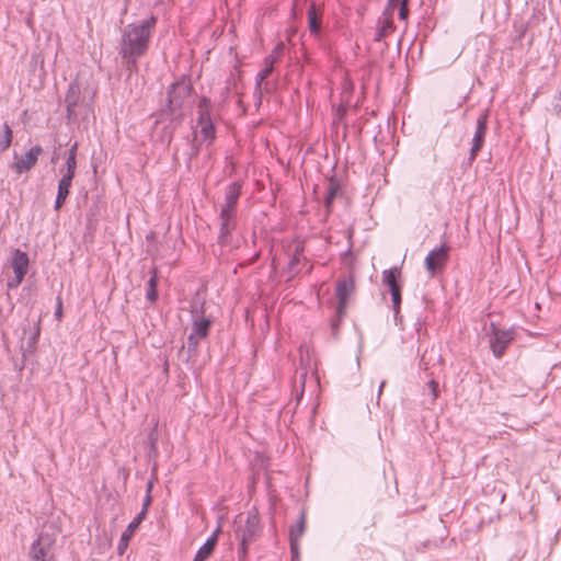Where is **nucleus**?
<instances>
[{"label": "nucleus", "mask_w": 561, "mask_h": 561, "mask_svg": "<svg viewBox=\"0 0 561 561\" xmlns=\"http://www.w3.org/2000/svg\"><path fill=\"white\" fill-rule=\"evenodd\" d=\"M393 30H394V25H393L392 19L390 16H388L383 21V24L379 31V37L381 38V37L388 36L389 34L392 33Z\"/></svg>", "instance_id": "24"}, {"label": "nucleus", "mask_w": 561, "mask_h": 561, "mask_svg": "<svg viewBox=\"0 0 561 561\" xmlns=\"http://www.w3.org/2000/svg\"><path fill=\"white\" fill-rule=\"evenodd\" d=\"M43 149L39 146L32 147L25 154L15 157L12 164L13 170L18 174L30 171L37 162L38 157L42 154Z\"/></svg>", "instance_id": "8"}, {"label": "nucleus", "mask_w": 561, "mask_h": 561, "mask_svg": "<svg viewBox=\"0 0 561 561\" xmlns=\"http://www.w3.org/2000/svg\"><path fill=\"white\" fill-rule=\"evenodd\" d=\"M392 8H399V16L401 20H407L409 14L408 0H390Z\"/></svg>", "instance_id": "22"}, {"label": "nucleus", "mask_w": 561, "mask_h": 561, "mask_svg": "<svg viewBox=\"0 0 561 561\" xmlns=\"http://www.w3.org/2000/svg\"><path fill=\"white\" fill-rule=\"evenodd\" d=\"M55 317H56V319L58 321H61V319L64 317L62 301H61L60 297L57 298V306H56Z\"/></svg>", "instance_id": "28"}, {"label": "nucleus", "mask_w": 561, "mask_h": 561, "mask_svg": "<svg viewBox=\"0 0 561 561\" xmlns=\"http://www.w3.org/2000/svg\"><path fill=\"white\" fill-rule=\"evenodd\" d=\"M66 164H67V172L65 175L73 178L75 173H76V168H77L76 158H73L72 156H69Z\"/></svg>", "instance_id": "25"}, {"label": "nucleus", "mask_w": 561, "mask_h": 561, "mask_svg": "<svg viewBox=\"0 0 561 561\" xmlns=\"http://www.w3.org/2000/svg\"><path fill=\"white\" fill-rule=\"evenodd\" d=\"M486 133V118L485 116H480L477 121V129L473 136L472 140V148H471V160H473L483 146L484 136Z\"/></svg>", "instance_id": "12"}, {"label": "nucleus", "mask_w": 561, "mask_h": 561, "mask_svg": "<svg viewBox=\"0 0 561 561\" xmlns=\"http://www.w3.org/2000/svg\"><path fill=\"white\" fill-rule=\"evenodd\" d=\"M307 18L310 32L317 34L321 27L322 12L320 8L311 4L308 9Z\"/></svg>", "instance_id": "15"}, {"label": "nucleus", "mask_w": 561, "mask_h": 561, "mask_svg": "<svg viewBox=\"0 0 561 561\" xmlns=\"http://www.w3.org/2000/svg\"><path fill=\"white\" fill-rule=\"evenodd\" d=\"M355 285L352 278L339 280L336 285V297L339 299L337 312L342 314L346 308L347 298L353 294Z\"/></svg>", "instance_id": "9"}, {"label": "nucleus", "mask_w": 561, "mask_h": 561, "mask_svg": "<svg viewBox=\"0 0 561 561\" xmlns=\"http://www.w3.org/2000/svg\"><path fill=\"white\" fill-rule=\"evenodd\" d=\"M390 291H391V296H392L393 305H394L396 307H399L400 301H401L400 287H398V288H393V289H390Z\"/></svg>", "instance_id": "27"}, {"label": "nucleus", "mask_w": 561, "mask_h": 561, "mask_svg": "<svg viewBox=\"0 0 561 561\" xmlns=\"http://www.w3.org/2000/svg\"><path fill=\"white\" fill-rule=\"evenodd\" d=\"M560 111H561V105H560Z\"/></svg>", "instance_id": "33"}, {"label": "nucleus", "mask_w": 561, "mask_h": 561, "mask_svg": "<svg viewBox=\"0 0 561 561\" xmlns=\"http://www.w3.org/2000/svg\"><path fill=\"white\" fill-rule=\"evenodd\" d=\"M234 536L240 541L239 561H243L249 552V545L254 541L260 533V518L256 512L250 511L239 514L234 519Z\"/></svg>", "instance_id": "2"}, {"label": "nucleus", "mask_w": 561, "mask_h": 561, "mask_svg": "<svg viewBox=\"0 0 561 561\" xmlns=\"http://www.w3.org/2000/svg\"><path fill=\"white\" fill-rule=\"evenodd\" d=\"M383 385H385V382H381V383H380L379 392H381V389H382Z\"/></svg>", "instance_id": "32"}, {"label": "nucleus", "mask_w": 561, "mask_h": 561, "mask_svg": "<svg viewBox=\"0 0 561 561\" xmlns=\"http://www.w3.org/2000/svg\"><path fill=\"white\" fill-rule=\"evenodd\" d=\"M146 516V510L144 508L135 519L127 526L125 531L122 534L119 542H118V552L123 554L129 545V540L134 536L135 531L138 529L140 523Z\"/></svg>", "instance_id": "11"}, {"label": "nucleus", "mask_w": 561, "mask_h": 561, "mask_svg": "<svg viewBox=\"0 0 561 561\" xmlns=\"http://www.w3.org/2000/svg\"><path fill=\"white\" fill-rule=\"evenodd\" d=\"M154 24L156 19L150 18L140 24L128 25L122 38V56L131 58L142 56L148 49L151 30Z\"/></svg>", "instance_id": "1"}, {"label": "nucleus", "mask_w": 561, "mask_h": 561, "mask_svg": "<svg viewBox=\"0 0 561 561\" xmlns=\"http://www.w3.org/2000/svg\"><path fill=\"white\" fill-rule=\"evenodd\" d=\"M514 340L512 330H502L493 327L490 345L495 357H501L510 343Z\"/></svg>", "instance_id": "7"}, {"label": "nucleus", "mask_w": 561, "mask_h": 561, "mask_svg": "<svg viewBox=\"0 0 561 561\" xmlns=\"http://www.w3.org/2000/svg\"><path fill=\"white\" fill-rule=\"evenodd\" d=\"M54 545L55 539L51 536L41 534L36 541L31 545L30 561H55Z\"/></svg>", "instance_id": "4"}, {"label": "nucleus", "mask_w": 561, "mask_h": 561, "mask_svg": "<svg viewBox=\"0 0 561 561\" xmlns=\"http://www.w3.org/2000/svg\"><path fill=\"white\" fill-rule=\"evenodd\" d=\"M220 220H221V224H220V234H219V239L221 240V242H227L228 241V237L230 234V232L234 229V216L232 215H227V216H224L222 214H220Z\"/></svg>", "instance_id": "17"}, {"label": "nucleus", "mask_w": 561, "mask_h": 561, "mask_svg": "<svg viewBox=\"0 0 561 561\" xmlns=\"http://www.w3.org/2000/svg\"><path fill=\"white\" fill-rule=\"evenodd\" d=\"M209 327H210V321L207 319L202 318V319L195 321L193 324V332L190 336V340H193L194 337H197V339L206 337L208 334V331H209Z\"/></svg>", "instance_id": "18"}, {"label": "nucleus", "mask_w": 561, "mask_h": 561, "mask_svg": "<svg viewBox=\"0 0 561 561\" xmlns=\"http://www.w3.org/2000/svg\"><path fill=\"white\" fill-rule=\"evenodd\" d=\"M28 256L25 252L21 250H15L12 256L11 266L14 272V278L9 280L8 286L10 288L18 287L28 270Z\"/></svg>", "instance_id": "6"}, {"label": "nucleus", "mask_w": 561, "mask_h": 561, "mask_svg": "<svg viewBox=\"0 0 561 561\" xmlns=\"http://www.w3.org/2000/svg\"><path fill=\"white\" fill-rule=\"evenodd\" d=\"M13 134L11 127L5 123L0 130V152L5 151L12 142Z\"/></svg>", "instance_id": "20"}, {"label": "nucleus", "mask_w": 561, "mask_h": 561, "mask_svg": "<svg viewBox=\"0 0 561 561\" xmlns=\"http://www.w3.org/2000/svg\"><path fill=\"white\" fill-rule=\"evenodd\" d=\"M428 387H430V389L432 391L433 400L437 399V397L439 394L438 383L435 380H431L428 382Z\"/></svg>", "instance_id": "29"}, {"label": "nucleus", "mask_w": 561, "mask_h": 561, "mask_svg": "<svg viewBox=\"0 0 561 561\" xmlns=\"http://www.w3.org/2000/svg\"><path fill=\"white\" fill-rule=\"evenodd\" d=\"M401 276L399 267H391L383 272V283L389 286L390 289L398 288V278Z\"/></svg>", "instance_id": "19"}, {"label": "nucleus", "mask_w": 561, "mask_h": 561, "mask_svg": "<svg viewBox=\"0 0 561 561\" xmlns=\"http://www.w3.org/2000/svg\"><path fill=\"white\" fill-rule=\"evenodd\" d=\"M196 139L201 144L211 145L216 137L215 126L211 122L209 112L206 107H199V117L197 121Z\"/></svg>", "instance_id": "5"}, {"label": "nucleus", "mask_w": 561, "mask_h": 561, "mask_svg": "<svg viewBox=\"0 0 561 561\" xmlns=\"http://www.w3.org/2000/svg\"><path fill=\"white\" fill-rule=\"evenodd\" d=\"M339 187L335 183H330L329 185V190H328V196H327V199H325V204L328 207H330L336 192H337Z\"/></svg>", "instance_id": "26"}, {"label": "nucleus", "mask_w": 561, "mask_h": 561, "mask_svg": "<svg viewBox=\"0 0 561 561\" xmlns=\"http://www.w3.org/2000/svg\"><path fill=\"white\" fill-rule=\"evenodd\" d=\"M306 530V516L302 514L297 524L290 527L289 541L293 554L298 553L299 541Z\"/></svg>", "instance_id": "13"}, {"label": "nucleus", "mask_w": 561, "mask_h": 561, "mask_svg": "<svg viewBox=\"0 0 561 561\" xmlns=\"http://www.w3.org/2000/svg\"><path fill=\"white\" fill-rule=\"evenodd\" d=\"M217 545V533H215L207 541L199 548L193 561H205L208 559Z\"/></svg>", "instance_id": "16"}, {"label": "nucleus", "mask_w": 561, "mask_h": 561, "mask_svg": "<svg viewBox=\"0 0 561 561\" xmlns=\"http://www.w3.org/2000/svg\"><path fill=\"white\" fill-rule=\"evenodd\" d=\"M273 65H274V59L272 57L266 58L265 68L262 69L257 75L259 82H262L271 75V72L273 71Z\"/></svg>", "instance_id": "23"}, {"label": "nucleus", "mask_w": 561, "mask_h": 561, "mask_svg": "<svg viewBox=\"0 0 561 561\" xmlns=\"http://www.w3.org/2000/svg\"><path fill=\"white\" fill-rule=\"evenodd\" d=\"M39 334H41V320L37 321L35 329H34V333H33V337H32L34 343L37 341Z\"/></svg>", "instance_id": "30"}, {"label": "nucleus", "mask_w": 561, "mask_h": 561, "mask_svg": "<svg viewBox=\"0 0 561 561\" xmlns=\"http://www.w3.org/2000/svg\"><path fill=\"white\" fill-rule=\"evenodd\" d=\"M240 190L241 187L238 183H232L227 187L225 203L221 207L220 214H222L224 216H234L237 202L240 196Z\"/></svg>", "instance_id": "10"}, {"label": "nucleus", "mask_w": 561, "mask_h": 561, "mask_svg": "<svg viewBox=\"0 0 561 561\" xmlns=\"http://www.w3.org/2000/svg\"><path fill=\"white\" fill-rule=\"evenodd\" d=\"M72 176L64 175L58 184V193L55 202V209H59L66 202L72 183Z\"/></svg>", "instance_id": "14"}, {"label": "nucleus", "mask_w": 561, "mask_h": 561, "mask_svg": "<svg viewBox=\"0 0 561 561\" xmlns=\"http://www.w3.org/2000/svg\"><path fill=\"white\" fill-rule=\"evenodd\" d=\"M157 285H158V272H157V268H153L151 272V277L148 280V290H147V299L151 302H154L158 297Z\"/></svg>", "instance_id": "21"}, {"label": "nucleus", "mask_w": 561, "mask_h": 561, "mask_svg": "<svg viewBox=\"0 0 561 561\" xmlns=\"http://www.w3.org/2000/svg\"><path fill=\"white\" fill-rule=\"evenodd\" d=\"M450 247L447 243L433 249L425 257L424 265L431 278L442 273L449 259Z\"/></svg>", "instance_id": "3"}, {"label": "nucleus", "mask_w": 561, "mask_h": 561, "mask_svg": "<svg viewBox=\"0 0 561 561\" xmlns=\"http://www.w3.org/2000/svg\"><path fill=\"white\" fill-rule=\"evenodd\" d=\"M77 149H78V145L73 144V146L70 149L69 156H72L73 158H76Z\"/></svg>", "instance_id": "31"}]
</instances>
